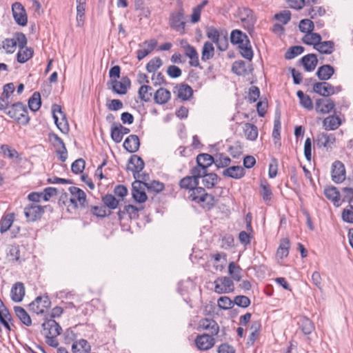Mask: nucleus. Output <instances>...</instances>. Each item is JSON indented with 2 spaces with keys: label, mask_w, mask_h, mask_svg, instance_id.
Wrapping results in <instances>:
<instances>
[{
  "label": "nucleus",
  "mask_w": 353,
  "mask_h": 353,
  "mask_svg": "<svg viewBox=\"0 0 353 353\" xmlns=\"http://www.w3.org/2000/svg\"><path fill=\"white\" fill-rule=\"evenodd\" d=\"M290 241L288 239L281 241L280 245L276 251V256L283 259L287 257L289 254Z\"/></svg>",
  "instance_id": "45"
},
{
  "label": "nucleus",
  "mask_w": 353,
  "mask_h": 353,
  "mask_svg": "<svg viewBox=\"0 0 353 353\" xmlns=\"http://www.w3.org/2000/svg\"><path fill=\"white\" fill-rule=\"evenodd\" d=\"M53 119L59 130L63 134H68L69 132V125L65 115L61 110L60 105L54 104L52 107Z\"/></svg>",
  "instance_id": "4"
},
{
  "label": "nucleus",
  "mask_w": 353,
  "mask_h": 353,
  "mask_svg": "<svg viewBox=\"0 0 353 353\" xmlns=\"http://www.w3.org/2000/svg\"><path fill=\"white\" fill-rule=\"evenodd\" d=\"M68 190L71 194L69 202L74 208L84 207L86 201V194L84 191L74 186L70 187Z\"/></svg>",
  "instance_id": "6"
},
{
  "label": "nucleus",
  "mask_w": 353,
  "mask_h": 353,
  "mask_svg": "<svg viewBox=\"0 0 353 353\" xmlns=\"http://www.w3.org/2000/svg\"><path fill=\"white\" fill-rule=\"evenodd\" d=\"M0 153L10 159L17 157V152L8 145H0Z\"/></svg>",
  "instance_id": "61"
},
{
  "label": "nucleus",
  "mask_w": 353,
  "mask_h": 353,
  "mask_svg": "<svg viewBox=\"0 0 353 353\" xmlns=\"http://www.w3.org/2000/svg\"><path fill=\"white\" fill-rule=\"evenodd\" d=\"M207 34L208 37L215 43L221 50H225V48H222L221 44L219 43L220 34L217 30L215 28H210L208 30Z\"/></svg>",
  "instance_id": "56"
},
{
  "label": "nucleus",
  "mask_w": 353,
  "mask_h": 353,
  "mask_svg": "<svg viewBox=\"0 0 353 353\" xmlns=\"http://www.w3.org/2000/svg\"><path fill=\"white\" fill-rule=\"evenodd\" d=\"M304 68L307 71H313L318 63L316 56L314 54H309L301 59Z\"/></svg>",
  "instance_id": "35"
},
{
  "label": "nucleus",
  "mask_w": 353,
  "mask_h": 353,
  "mask_svg": "<svg viewBox=\"0 0 353 353\" xmlns=\"http://www.w3.org/2000/svg\"><path fill=\"white\" fill-rule=\"evenodd\" d=\"M197 330L199 331L207 330L212 335H216L219 331V327L216 322L212 319H202L197 325Z\"/></svg>",
  "instance_id": "16"
},
{
  "label": "nucleus",
  "mask_w": 353,
  "mask_h": 353,
  "mask_svg": "<svg viewBox=\"0 0 353 353\" xmlns=\"http://www.w3.org/2000/svg\"><path fill=\"white\" fill-rule=\"evenodd\" d=\"M313 91L321 96L327 97L341 91V87L334 88L327 82H319L314 84Z\"/></svg>",
  "instance_id": "9"
},
{
  "label": "nucleus",
  "mask_w": 353,
  "mask_h": 353,
  "mask_svg": "<svg viewBox=\"0 0 353 353\" xmlns=\"http://www.w3.org/2000/svg\"><path fill=\"white\" fill-rule=\"evenodd\" d=\"M189 193V198L193 201L201 203L203 208L210 209L216 203L214 196L206 193L203 188L197 187Z\"/></svg>",
  "instance_id": "3"
},
{
  "label": "nucleus",
  "mask_w": 353,
  "mask_h": 353,
  "mask_svg": "<svg viewBox=\"0 0 353 353\" xmlns=\"http://www.w3.org/2000/svg\"><path fill=\"white\" fill-rule=\"evenodd\" d=\"M77 3V26L82 27L85 21V12L86 6V0H76Z\"/></svg>",
  "instance_id": "24"
},
{
  "label": "nucleus",
  "mask_w": 353,
  "mask_h": 353,
  "mask_svg": "<svg viewBox=\"0 0 353 353\" xmlns=\"http://www.w3.org/2000/svg\"><path fill=\"white\" fill-rule=\"evenodd\" d=\"M185 48V55L190 59V65L191 66L197 67L199 65V54L196 49L189 45L186 44Z\"/></svg>",
  "instance_id": "29"
},
{
  "label": "nucleus",
  "mask_w": 353,
  "mask_h": 353,
  "mask_svg": "<svg viewBox=\"0 0 353 353\" xmlns=\"http://www.w3.org/2000/svg\"><path fill=\"white\" fill-rule=\"evenodd\" d=\"M14 90V85L12 83H9L3 86V92L0 97V110H7L9 103L11 102V94Z\"/></svg>",
  "instance_id": "15"
},
{
  "label": "nucleus",
  "mask_w": 353,
  "mask_h": 353,
  "mask_svg": "<svg viewBox=\"0 0 353 353\" xmlns=\"http://www.w3.org/2000/svg\"><path fill=\"white\" fill-rule=\"evenodd\" d=\"M130 132V130L121 125L112 126L111 128V137L116 143H119L123 137Z\"/></svg>",
  "instance_id": "27"
},
{
  "label": "nucleus",
  "mask_w": 353,
  "mask_h": 353,
  "mask_svg": "<svg viewBox=\"0 0 353 353\" xmlns=\"http://www.w3.org/2000/svg\"><path fill=\"white\" fill-rule=\"evenodd\" d=\"M304 48L302 46H296L290 48L286 52V59H291L303 52Z\"/></svg>",
  "instance_id": "62"
},
{
  "label": "nucleus",
  "mask_w": 353,
  "mask_h": 353,
  "mask_svg": "<svg viewBox=\"0 0 353 353\" xmlns=\"http://www.w3.org/2000/svg\"><path fill=\"white\" fill-rule=\"evenodd\" d=\"M139 139L137 135L129 136L123 143L124 148L129 152H135L139 148Z\"/></svg>",
  "instance_id": "28"
},
{
  "label": "nucleus",
  "mask_w": 353,
  "mask_h": 353,
  "mask_svg": "<svg viewBox=\"0 0 353 353\" xmlns=\"http://www.w3.org/2000/svg\"><path fill=\"white\" fill-rule=\"evenodd\" d=\"M144 168V162L142 159L137 155H133L129 160L128 169L132 172L134 177L137 179H144V177L140 176L139 172Z\"/></svg>",
  "instance_id": "12"
},
{
  "label": "nucleus",
  "mask_w": 353,
  "mask_h": 353,
  "mask_svg": "<svg viewBox=\"0 0 353 353\" xmlns=\"http://www.w3.org/2000/svg\"><path fill=\"white\" fill-rule=\"evenodd\" d=\"M334 108V102L330 99H319L316 101V111L321 114H327Z\"/></svg>",
  "instance_id": "19"
},
{
  "label": "nucleus",
  "mask_w": 353,
  "mask_h": 353,
  "mask_svg": "<svg viewBox=\"0 0 353 353\" xmlns=\"http://www.w3.org/2000/svg\"><path fill=\"white\" fill-rule=\"evenodd\" d=\"M112 88L118 94H125L130 87V81L128 78H123L121 81L112 80Z\"/></svg>",
  "instance_id": "22"
},
{
  "label": "nucleus",
  "mask_w": 353,
  "mask_h": 353,
  "mask_svg": "<svg viewBox=\"0 0 353 353\" xmlns=\"http://www.w3.org/2000/svg\"><path fill=\"white\" fill-rule=\"evenodd\" d=\"M296 94L300 100L301 105L303 108L307 110H312L313 108L312 101L308 95L305 94L301 90H299Z\"/></svg>",
  "instance_id": "51"
},
{
  "label": "nucleus",
  "mask_w": 353,
  "mask_h": 353,
  "mask_svg": "<svg viewBox=\"0 0 353 353\" xmlns=\"http://www.w3.org/2000/svg\"><path fill=\"white\" fill-rule=\"evenodd\" d=\"M321 41V37L318 33L308 32L303 37V42L307 45L313 46L314 48L317 46L319 41Z\"/></svg>",
  "instance_id": "41"
},
{
  "label": "nucleus",
  "mask_w": 353,
  "mask_h": 353,
  "mask_svg": "<svg viewBox=\"0 0 353 353\" xmlns=\"http://www.w3.org/2000/svg\"><path fill=\"white\" fill-rule=\"evenodd\" d=\"M145 185L140 179L136 180L132 183V196L135 201L142 203L147 201L148 196L145 192L147 188Z\"/></svg>",
  "instance_id": "7"
},
{
  "label": "nucleus",
  "mask_w": 353,
  "mask_h": 353,
  "mask_svg": "<svg viewBox=\"0 0 353 353\" xmlns=\"http://www.w3.org/2000/svg\"><path fill=\"white\" fill-rule=\"evenodd\" d=\"M103 203L110 209H116L119 205V201L112 194H107L103 197Z\"/></svg>",
  "instance_id": "55"
},
{
  "label": "nucleus",
  "mask_w": 353,
  "mask_h": 353,
  "mask_svg": "<svg viewBox=\"0 0 353 353\" xmlns=\"http://www.w3.org/2000/svg\"><path fill=\"white\" fill-rule=\"evenodd\" d=\"M85 161L82 159L76 160L71 166L72 171L75 174H80L85 168Z\"/></svg>",
  "instance_id": "64"
},
{
  "label": "nucleus",
  "mask_w": 353,
  "mask_h": 353,
  "mask_svg": "<svg viewBox=\"0 0 353 353\" xmlns=\"http://www.w3.org/2000/svg\"><path fill=\"white\" fill-rule=\"evenodd\" d=\"M17 47V41L14 39H7L3 42V48L7 53H13Z\"/></svg>",
  "instance_id": "59"
},
{
  "label": "nucleus",
  "mask_w": 353,
  "mask_h": 353,
  "mask_svg": "<svg viewBox=\"0 0 353 353\" xmlns=\"http://www.w3.org/2000/svg\"><path fill=\"white\" fill-rule=\"evenodd\" d=\"M218 306L223 310L230 309L234 305V301H232L228 296H221L218 299Z\"/></svg>",
  "instance_id": "60"
},
{
  "label": "nucleus",
  "mask_w": 353,
  "mask_h": 353,
  "mask_svg": "<svg viewBox=\"0 0 353 353\" xmlns=\"http://www.w3.org/2000/svg\"><path fill=\"white\" fill-rule=\"evenodd\" d=\"M5 113L10 118L14 119L18 123L26 125L29 123L30 117L26 106L21 103H16L12 104L7 110H4Z\"/></svg>",
  "instance_id": "2"
},
{
  "label": "nucleus",
  "mask_w": 353,
  "mask_h": 353,
  "mask_svg": "<svg viewBox=\"0 0 353 353\" xmlns=\"http://www.w3.org/2000/svg\"><path fill=\"white\" fill-rule=\"evenodd\" d=\"M345 168L340 161H334L332 165L331 176L336 183H341L345 179Z\"/></svg>",
  "instance_id": "10"
},
{
  "label": "nucleus",
  "mask_w": 353,
  "mask_h": 353,
  "mask_svg": "<svg viewBox=\"0 0 353 353\" xmlns=\"http://www.w3.org/2000/svg\"><path fill=\"white\" fill-rule=\"evenodd\" d=\"M260 188V194L262 196L263 201L267 204H269L272 195L270 185L266 181L261 182Z\"/></svg>",
  "instance_id": "44"
},
{
  "label": "nucleus",
  "mask_w": 353,
  "mask_h": 353,
  "mask_svg": "<svg viewBox=\"0 0 353 353\" xmlns=\"http://www.w3.org/2000/svg\"><path fill=\"white\" fill-rule=\"evenodd\" d=\"M50 304L51 302L47 296H38L29 305V307L32 312L39 314L46 312L50 307Z\"/></svg>",
  "instance_id": "8"
},
{
  "label": "nucleus",
  "mask_w": 353,
  "mask_h": 353,
  "mask_svg": "<svg viewBox=\"0 0 353 353\" xmlns=\"http://www.w3.org/2000/svg\"><path fill=\"white\" fill-rule=\"evenodd\" d=\"M25 295V287L21 282L16 283L11 289V299L14 302H21Z\"/></svg>",
  "instance_id": "23"
},
{
  "label": "nucleus",
  "mask_w": 353,
  "mask_h": 353,
  "mask_svg": "<svg viewBox=\"0 0 353 353\" xmlns=\"http://www.w3.org/2000/svg\"><path fill=\"white\" fill-rule=\"evenodd\" d=\"M162 62L159 58L151 59L146 65V69L149 72H154L160 66Z\"/></svg>",
  "instance_id": "63"
},
{
  "label": "nucleus",
  "mask_w": 353,
  "mask_h": 353,
  "mask_svg": "<svg viewBox=\"0 0 353 353\" xmlns=\"http://www.w3.org/2000/svg\"><path fill=\"white\" fill-rule=\"evenodd\" d=\"M170 98V92L163 88L158 89L154 96L155 102L161 105L168 103Z\"/></svg>",
  "instance_id": "30"
},
{
  "label": "nucleus",
  "mask_w": 353,
  "mask_h": 353,
  "mask_svg": "<svg viewBox=\"0 0 353 353\" xmlns=\"http://www.w3.org/2000/svg\"><path fill=\"white\" fill-rule=\"evenodd\" d=\"M214 292L217 294H228L233 292L234 286L233 281L229 277L220 276L214 281Z\"/></svg>",
  "instance_id": "5"
},
{
  "label": "nucleus",
  "mask_w": 353,
  "mask_h": 353,
  "mask_svg": "<svg viewBox=\"0 0 353 353\" xmlns=\"http://www.w3.org/2000/svg\"><path fill=\"white\" fill-rule=\"evenodd\" d=\"M41 96L39 92H34L32 97L28 100V106L30 109L33 111H37L41 107Z\"/></svg>",
  "instance_id": "49"
},
{
  "label": "nucleus",
  "mask_w": 353,
  "mask_h": 353,
  "mask_svg": "<svg viewBox=\"0 0 353 353\" xmlns=\"http://www.w3.org/2000/svg\"><path fill=\"white\" fill-rule=\"evenodd\" d=\"M228 272L234 280L236 281H239L241 280V269L239 266H236L234 262H230L229 263Z\"/></svg>",
  "instance_id": "53"
},
{
  "label": "nucleus",
  "mask_w": 353,
  "mask_h": 353,
  "mask_svg": "<svg viewBox=\"0 0 353 353\" xmlns=\"http://www.w3.org/2000/svg\"><path fill=\"white\" fill-rule=\"evenodd\" d=\"M241 21L243 26L248 31H252L255 23V19L252 14V12L249 9L244 8L241 13Z\"/></svg>",
  "instance_id": "20"
},
{
  "label": "nucleus",
  "mask_w": 353,
  "mask_h": 353,
  "mask_svg": "<svg viewBox=\"0 0 353 353\" xmlns=\"http://www.w3.org/2000/svg\"><path fill=\"white\" fill-rule=\"evenodd\" d=\"M214 54V48L212 45L209 41H207L204 43L202 49V55H201V59L202 61H207L213 57Z\"/></svg>",
  "instance_id": "48"
},
{
  "label": "nucleus",
  "mask_w": 353,
  "mask_h": 353,
  "mask_svg": "<svg viewBox=\"0 0 353 353\" xmlns=\"http://www.w3.org/2000/svg\"><path fill=\"white\" fill-rule=\"evenodd\" d=\"M217 182V175L214 173L207 172L203 176V183L207 188H213Z\"/></svg>",
  "instance_id": "52"
},
{
  "label": "nucleus",
  "mask_w": 353,
  "mask_h": 353,
  "mask_svg": "<svg viewBox=\"0 0 353 353\" xmlns=\"http://www.w3.org/2000/svg\"><path fill=\"white\" fill-rule=\"evenodd\" d=\"M43 212V207L33 203L24 208V214L28 221H35L40 219Z\"/></svg>",
  "instance_id": "13"
},
{
  "label": "nucleus",
  "mask_w": 353,
  "mask_h": 353,
  "mask_svg": "<svg viewBox=\"0 0 353 353\" xmlns=\"http://www.w3.org/2000/svg\"><path fill=\"white\" fill-rule=\"evenodd\" d=\"M199 185V181L192 176H188L179 181V186L182 189L189 190V192L192 191L194 188H197Z\"/></svg>",
  "instance_id": "33"
},
{
  "label": "nucleus",
  "mask_w": 353,
  "mask_h": 353,
  "mask_svg": "<svg viewBox=\"0 0 353 353\" xmlns=\"http://www.w3.org/2000/svg\"><path fill=\"white\" fill-rule=\"evenodd\" d=\"M14 310L17 316L24 325L26 326H30L32 325V320L30 315L23 307L15 306Z\"/></svg>",
  "instance_id": "40"
},
{
  "label": "nucleus",
  "mask_w": 353,
  "mask_h": 353,
  "mask_svg": "<svg viewBox=\"0 0 353 353\" xmlns=\"http://www.w3.org/2000/svg\"><path fill=\"white\" fill-rule=\"evenodd\" d=\"M14 221V214L9 213L5 214L0 221V232L4 233L12 226Z\"/></svg>",
  "instance_id": "39"
},
{
  "label": "nucleus",
  "mask_w": 353,
  "mask_h": 353,
  "mask_svg": "<svg viewBox=\"0 0 353 353\" xmlns=\"http://www.w3.org/2000/svg\"><path fill=\"white\" fill-rule=\"evenodd\" d=\"M325 195L326 198L331 200L336 206L340 205V192L334 186H330L325 189Z\"/></svg>",
  "instance_id": "31"
},
{
  "label": "nucleus",
  "mask_w": 353,
  "mask_h": 353,
  "mask_svg": "<svg viewBox=\"0 0 353 353\" xmlns=\"http://www.w3.org/2000/svg\"><path fill=\"white\" fill-rule=\"evenodd\" d=\"M230 41L233 44L238 45L241 55L251 60L253 57V52L250 43V41L245 34L241 30H234L231 32Z\"/></svg>",
  "instance_id": "1"
},
{
  "label": "nucleus",
  "mask_w": 353,
  "mask_h": 353,
  "mask_svg": "<svg viewBox=\"0 0 353 353\" xmlns=\"http://www.w3.org/2000/svg\"><path fill=\"white\" fill-rule=\"evenodd\" d=\"M152 87L149 85H141L139 90V95L140 99L144 101H149L152 97Z\"/></svg>",
  "instance_id": "54"
},
{
  "label": "nucleus",
  "mask_w": 353,
  "mask_h": 353,
  "mask_svg": "<svg viewBox=\"0 0 353 353\" xmlns=\"http://www.w3.org/2000/svg\"><path fill=\"white\" fill-rule=\"evenodd\" d=\"M33 55V50L31 48H21L17 53V61L23 63L28 61Z\"/></svg>",
  "instance_id": "47"
},
{
  "label": "nucleus",
  "mask_w": 353,
  "mask_h": 353,
  "mask_svg": "<svg viewBox=\"0 0 353 353\" xmlns=\"http://www.w3.org/2000/svg\"><path fill=\"white\" fill-rule=\"evenodd\" d=\"M90 349V345L88 341L84 339L75 341L72 345V351L73 353H88Z\"/></svg>",
  "instance_id": "37"
},
{
  "label": "nucleus",
  "mask_w": 353,
  "mask_h": 353,
  "mask_svg": "<svg viewBox=\"0 0 353 353\" xmlns=\"http://www.w3.org/2000/svg\"><path fill=\"white\" fill-rule=\"evenodd\" d=\"M13 17L16 23L25 26L28 22V18L23 6L19 2H15L12 6Z\"/></svg>",
  "instance_id": "11"
},
{
  "label": "nucleus",
  "mask_w": 353,
  "mask_h": 353,
  "mask_svg": "<svg viewBox=\"0 0 353 353\" xmlns=\"http://www.w3.org/2000/svg\"><path fill=\"white\" fill-rule=\"evenodd\" d=\"M195 343L199 350H207L214 345L215 340L212 336L203 334L196 336Z\"/></svg>",
  "instance_id": "18"
},
{
  "label": "nucleus",
  "mask_w": 353,
  "mask_h": 353,
  "mask_svg": "<svg viewBox=\"0 0 353 353\" xmlns=\"http://www.w3.org/2000/svg\"><path fill=\"white\" fill-rule=\"evenodd\" d=\"M314 28V23L310 19H302L299 23V29L301 32H312Z\"/></svg>",
  "instance_id": "57"
},
{
  "label": "nucleus",
  "mask_w": 353,
  "mask_h": 353,
  "mask_svg": "<svg viewBox=\"0 0 353 353\" xmlns=\"http://www.w3.org/2000/svg\"><path fill=\"white\" fill-rule=\"evenodd\" d=\"M157 41L156 39L145 41L141 46V49L137 51V59L141 60L148 56L156 47Z\"/></svg>",
  "instance_id": "21"
},
{
  "label": "nucleus",
  "mask_w": 353,
  "mask_h": 353,
  "mask_svg": "<svg viewBox=\"0 0 353 353\" xmlns=\"http://www.w3.org/2000/svg\"><path fill=\"white\" fill-rule=\"evenodd\" d=\"M231 160L230 159L223 155V154H219L214 160V164L218 168H225L228 167L230 164Z\"/></svg>",
  "instance_id": "58"
},
{
  "label": "nucleus",
  "mask_w": 353,
  "mask_h": 353,
  "mask_svg": "<svg viewBox=\"0 0 353 353\" xmlns=\"http://www.w3.org/2000/svg\"><path fill=\"white\" fill-rule=\"evenodd\" d=\"M315 49L321 54H330L334 51V43L331 41H319Z\"/></svg>",
  "instance_id": "46"
},
{
  "label": "nucleus",
  "mask_w": 353,
  "mask_h": 353,
  "mask_svg": "<svg viewBox=\"0 0 353 353\" xmlns=\"http://www.w3.org/2000/svg\"><path fill=\"white\" fill-rule=\"evenodd\" d=\"M244 136L248 140L254 141L258 137V129L254 124L246 123L243 125Z\"/></svg>",
  "instance_id": "34"
},
{
  "label": "nucleus",
  "mask_w": 353,
  "mask_h": 353,
  "mask_svg": "<svg viewBox=\"0 0 353 353\" xmlns=\"http://www.w3.org/2000/svg\"><path fill=\"white\" fill-rule=\"evenodd\" d=\"M334 72V69L330 65H323L319 68L316 75L318 78L323 81L328 80Z\"/></svg>",
  "instance_id": "36"
},
{
  "label": "nucleus",
  "mask_w": 353,
  "mask_h": 353,
  "mask_svg": "<svg viewBox=\"0 0 353 353\" xmlns=\"http://www.w3.org/2000/svg\"><path fill=\"white\" fill-rule=\"evenodd\" d=\"M184 12L182 10L171 14L170 25L175 30L183 32L185 29Z\"/></svg>",
  "instance_id": "14"
},
{
  "label": "nucleus",
  "mask_w": 353,
  "mask_h": 353,
  "mask_svg": "<svg viewBox=\"0 0 353 353\" xmlns=\"http://www.w3.org/2000/svg\"><path fill=\"white\" fill-rule=\"evenodd\" d=\"M336 141V138L334 134L321 133L318 136L317 142L318 145L326 148H332Z\"/></svg>",
  "instance_id": "26"
},
{
  "label": "nucleus",
  "mask_w": 353,
  "mask_h": 353,
  "mask_svg": "<svg viewBox=\"0 0 353 353\" xmlns=\"http://www.w3.org/2000/svg\"><path fill=\"white\" fill-rule=\"evenodd\" d=\"M0 323L3 325L8 331L12 330L11 315L8 309L0 310Z\"/></svg>",
  "instance_id": "43"
},
{
  "label": "nucleus",
  "mask_w": 353,
  "mask_h": 353,
  "mask_svg": "<svg viewBox=\"0 0 353 353\" xmlns=\"http://www.w3.org/2000/svg\"><path fill=\"white\" fill-rule=\"evenodd\" d=\"M42 326L44 336H57L61 333V327L54 319L46 321Z\"/></svg>",
  "instance_id": "17"
},
{
  "label": "nucleus",
  "mask_w": 353,
  "mask_h": 353,
  "mask_svg": "<svg viewBox=\"0 0 353 353\" xmlns=\"http://www.w3.org/2000/svg\"><path fill=\"white\" fill-rule=\"evenodd\" d=\"M223 175L224 176H228L235 179H239L245 175L244 168L238 165L231 166L223 171Z\"/></svg>",
  "instance_id": "25"
},
{
  "label": "nucleus",
  "mask_w": 353,
  "mask_h": 353,
  "mask_svg": "<svg viewBox=\"0 0 353 353\" xmlns=\"http://www.w3.org/2000/svg\"><path fill=\"white\" fill-rule=\"evenodd\" d=\"M196 162L197 164L207 170L213 163H214V159L211 155L203 153L197 156Z\"/></svg>",
  "instance_id": "42"
},
{
  "label": "nucleus",
  "mask_w": 353,
  "mask_h": 353,
  "mask_svg": "<svg viewBox=\"0 0 353 353\" xmlns=\"http://www.w3.org/2000/svg\"><path fill=\"white\" fill-rule=\"evenodd\" d=\"M300 327L305 334H310L314 330L313 323L306 317L301 318L299 321Z\"/></svg>",
  "instance_id": "50"
},
{
  "label": "nucleus",
  "mask_w": 353,
  "mask_h": 353,
  "mask_svg": "<svg viewBox=\"0 0 353 353\" xmlns=\"http://www.w3.org/2000/svg\"><path fill=\"white\" fill-rule=\"evenodd\" d=\"M177 97L183 101L189 99L192 95V89L188 85H180L176 87Z\"/></svg>",
  "instance_id": "38"
},
{
  "label": "nucleus",
  "mask_w": 353,
  "mask_h": 353,
  "mask_svg": "<svg viewBox=\"0 0 353 353\" xmlns=\"http://www.w3.org/2000/svg\"><path fill=\"white\" fill-rule=\"evenodd\" d=\"M341 124V119L336 116H329L323 121V125L326 130H334Z\"/></svg>",
  "instance_id": "32"
}]
</instances>
